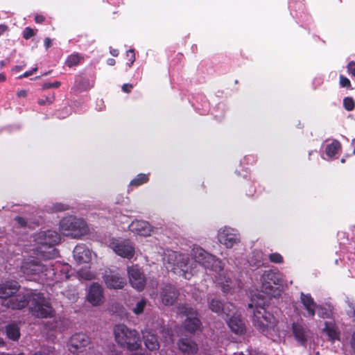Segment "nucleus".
<instances>
[{"label": "nucleus", "instance_id": "c03bdc74", "mask_svg": "<svg viewBox=\"0 0 355 355\" xmlns=\"http://www.w3.org/2000/svg\"><path fill=\"white\" fill-rule=\"evenodd\" d=\"M37 67L33 68L31 70L26 71L24 73L19 76V78L21 79L24 78L28 77L31 76L35 71H37Z\"/></svg>", "mask_w": 355, "mask_h": 355}, {"label": "nucleus", "instance_id": "cd10ccee", "mask_svg": "<svg viewBox=\"0 0 355 355\" xmlns=\"http://www.w3.org/2000/svg\"><path fill=\"white\" fill-rule=\"evenodd\" d=\"M318 309V315L322 318H330L333 314V307L330 304L320 305Z\"/></svg>", "mask_w": 355, "mask_h": 355}, {"label": "nucleus", "instance_id": "6e6552de", "mask_svg": "<svg viewBox=\"0 0 355 355\" xmlns=\"http://www.w3.org/2000/svg\"><path fill=\"white\" fill-rule=\"evenodd\" d=\"M52 265H42L34 259H28L23 262L21 270L25 275L44 274L47 279H53L55 275V269Z\"/></svg>", "mask_w": 355, "mask_h": 355}, {"label": "nucleus", "instance_id": "c85d7f7f", "mask_svg": "<svg viewBox=\"0 0 355 355\" xmlns=\"http://www.w3.org/2000/svg\"><path fill=\"white\" fill-rule=\"evenodd\" d=\"M148 175L140 173L137 175L130 183V187H139L148 181Z\"/></svg>", "mask_w": 355, "mask_h": 355}, {"label": "nucleus", "instance_id": "6e6d98bb", "mask_svg": "<svg viewBox=\"0 0 355 355\" xmlns=\"http://www.w3.org/2000/svg\"><path fill=\"white\" fill-rule=\"evenodd\" d=\"M6 80V77L3 73H0V82H3Z\"/></svg>", "mask_w": 355, "mask_h": 355}, {"label": "nucleus", "instance_id": "37998d69", "mask_svg": "<svg viewBox=\"0 0 355 355\" xmlns=\"http://www.w3.org/2000/svg\"><path fill=\"white\" fill-rule=\"evenodd\" d=\"M60 82H58V81H55L53 83H46L43 86V88L44 89H49V88H51V87H60Z\"/></svg>", "mask_w": 355, "mask_h": 355}, {"label": "nucleus", "instance_id": "393cba45", "mask_svg": "<svg viewBox=\"0 0 355 355\" xmlns=\"http://www.w3.org/2000/svg\"><path fill=\"white\" fill-rule=\"evenodd\" d=\"M143 337L146 347L150 350H155L158 348L159 343L154 334L148 330H145L143 332Z\"/></svg>", "mask_w": 355, "mask_h": 355}, {"label": "nucleus", "instance_id": "0eeeda50", "mask_svg": "<svg viewBox=\"0 0 355 355\" xmlns=\"http://www.w3.org/2000/svg\"><path fill=\"white\" fill-rule=\"evenodd\" d=\"M60 231L64 236L79 238L87 232V227L83 220L68 216L60 220Z\"/></svg>", "mask_w": 355, "mask_h": 355}, {"label": "nucleus", "instance_id": "dca6fc26", "mask_svg": "<svg viewBox=\"0 0 355 355\" xmlns=\"http://www.w3.org/2000/svg\"><path fill=\"white\" fill-rule=\"evenodd\" d=\"M95 256L87 246L85 245H78L73 250V257L79 263H88Z\"/></svg>", "mask_w": 355, "mask_h": 355}, {"label": "nucleus", "instance_id": "c9c22d12", "mask_svg": "<svg viewBox=\"0 0 355 355\" xmlns=\"http://www.w3.org/2000/svg\"><path fill=\"white\" fill-rule=\"evenodd\" d=\"M54 101V96H44L38 100V104L40 105H48L51 104Z\"/></svg>", "mask_w": 355, "mask_h": 355}, {"label": "nucleus", "instance_id": "a18cd8bd", "mask_svg": "<svg viewBox=\"0 0 355 355\" xmlns=\"http://www.w3.org/2000/svg\"><path fill=\"white\" fill-rule=\"evenodd\" d=\"M133 87L132 85L130 84H124L122 86V90L125 93H129L132 88Z\"/></svg>", "mask_w": 355, "mask_h": 355}, {"label": "nucleus", "instance_id": "603ef678", "mask_svg": "<svg viewBox=\"0 0 355 355\" xmlns=\"http://www.w3.org/2000/svg\"><path fill=\"white\" fill-rule=\"evenodd\" d=\"M35 19L37 23H41L44 20V17L42 15H37Z\"/></svg>", "mask_w": 355, "mask_h": 355}, {"label": "nucleus", "instance_id": "9d476101", "mask_svg": "<svg viewBox=\"0 0 355 355\" xmlns=\"http://www.w3.org/2000/svg\"><path fill=\"white\" fill-rule=\"evenodd\" d=\"M109 247L119 256L128 259L135 255V248L132 243L126 239H112Z\"/></svg>", "mask_w": 355, "mask_h": 355}, {"label": "nucleus", "instance_id": "aec40b11", "mask_svg": "<svg viewBox=\"0 0 355 355\" xmlns=\"http://www.w3.org/2000/svg\"><path fill=\"white\" fill-rule=\"evenodd\" d=\"M209 307L214 312L219 313L222 311L227 315H230L235 310V306L232 304L227 303L222 306L221 302L215 299L211 300Z\"/></svg>", "mask_w": 355, "mask_h": 355}, {"label": "nucleus", "instance_id": "79ce46f5", "mask_svg": "<svg viewBox=\"0 0 355 355\" xmlns=\"http://www.w3.org/2000/svg\"><path fill=\"white\" fill-rule=\"evenodd\" d=\"M79 274L81 276V277L85 279H92L94 277V275L92 273L89 272H85L83 270L80 271Z\"/></svg>", "mask_w": 355, "mask_h": 355}, {"label": "nucleus", "instance_id": "6ab92c4d", "mask_svg": "<svg viewBox=\"0 0 355 355\" xmlns=\"http://www.w3.org/2000/svg\"><path fill=\"white\" fill-rule=\"evenodd\" d=\"M300 300L304 308L306 311V315L311 316L313 318L315 315V311L318 307V306L315 302L313 298L311 297L310 294H305L304 293H301Z\"/></svg>", "mask_w": 355, "mask_h": 355}, {"label": "nucleus", "instance_id": "58836bf2", "mask_svg": "<svg viewBox=\"0 0 355 355\" xmlns=\"http://www.w3.org/2000/svg\"><path fill=\"white\" fill-rule=\"evenodd\" d=\"M126 56L130 61L129 67H131L135 60V55L133 50H129L126 53Z\"/></svg>", "mask_w": 355, "mask_h": 355}, {"label": "nucleus", "instance_id": "a19ab883", "mask_svg": "<svg viewBox=\"0 0 355 355\" xmlns=\"http://www.w3.org/2000/svg\"><path fill=\"white\" fill-rule=\"evenodd\" d=\"M34 35V32H33V30L31 29V28H26L24 31V37L25 39H29L30 37H31L33 35Z\"/></svg>", "mask_w": 355, "mask_h": 355}, {"label": "nucleus", "instance_id": "4d7b16f0", "mask_svg": "<svg viewBox=\"0 0 355 355\" xmlns=\"http://www.w3.org/2000/svg\"><path fill=\"white\" fill-rule=\"evenodd\" d=\"M234 355H245L243 352H240L239 354H234Z\"/></svg>", "mask_w": 355, "mask_h": 355}, {"label": "nucleus", "instance_id": "f257e3e1", "mask_svg": "<svg viewBox=\"0 0 355 355\" xmlns=\"http://www.w3.org/2000/svg\"><path fill=\"white\" fill-rule=\"evenodd\" d=\"M191 260L182 253L170 251L164 258V264L168 270L189 279L193 275V270L198 265L215 272H219L216 277V282L225 293L236 292L241 287V283L232 279L231 272L222 271L221 262L211 254L205 251L202 248H194L191 252Z\"/></svg>", "mask_w": 355, "mask_h": 355}, {"label": "nucleus", "instance_id": "473e14b6", "mask_svg": "<svg viewBox=\"0 0 355 355\" xmlns=\"http://www.w3.org/2000/svg\"><path fill=\"white\" fill-rule=\"evenodd\" d=\"M146 304V301L144 299H141L138 301L136 304L135 307L132 309L133 312L135 314H139L143 312L144 309Z\"/></svg>", "mask_w": 355, "mask_h": 355}, {"label": "nucleus", "instance_id": "3c124183", "mask_svg": "<svg viewBox=\"0 0 355 355\" xmlns=\"http://www.w3.org/2000/svg\"><path fill=\"white\" fill-rule=\"evenodd\" d=\"M8 29V27L4 24H0V36L3 35Z\"/></svg>", "mask_w": 355, "mask_h": 355}, {"label": "nucleus", "instance_id": "4be33fe9", "mask_svg": "<svg viewBox=\"0 0 355 355\" xmlns=\"http://www.w3.org/2000/svg\"><path fill=\"white\" fill-rule=\"evenodd\" d=\"M325 155L323 157L324 159L332 158L341 148V144L338 140L327 141L323 145Z\"/></svg>", "mask_w": 355, "mask_h": 355}, {"label": "nucleus", "instance_id": "f704fd0d", "mask_svg": "<svg viewBox=\"0 0 355 355\" xmlns=\"http://www.w3.org/2000/svg\"><path fill=\"white\" fill-rule=\"evenodd\" d=\"M162 336L164 339V342L169 344L173 342V335L168 329H163L162 331Z\"/></svg>", "mask_w": 355, "mask_h": 355}, {"label": "nucleus", "instance_id": "bb28decb", "mask_svg": "<svg viewBox=\"0 0 355 355\" xmlns=\"http://www.w3.org/2000/svg\"><path fill=\"white\" fill-rule=\"evenodd\" d=\"M6 334L10 339L17 340L20 336L19 329L16 324H10L6 327Z\"/></svg>", "mask_w": 355, "mask_h": 355}, {"label": "nucleus", "instance_id": "09e8293b", "mask_svg": "<svg viewBox=\"0 0 355 355\" xmlns=\"http://www.w3.org/2000/svg\"><path fill=\"white\" fill-rule=\"evenodd\" d=\"M51 45V40L50 38L49 37H46L45 38L44 40V46L46 47V49H48Z\"/></svg>", "mask_w": 355, "mask_h": 355}, {"label": "nucleus", "instance_id": "20e7f679", "mask_svg": "<svg viewBox=\"0 0 355 355\" xmlns=\"http://www.w3.org/2000/svg\"><path fill=\"white\" fill-rule=\"evenodd\" d=\"M60 234L53 230L43 231L33 236V251L34 254L43 259H53L58 255L54 245L60 243Z\"/></svg>", "mask_w": 355, "mask_h": 355}, {"label": "nucleus", "instance_id": "7ed1b4c3", "mask_svg": "<svg viewBox=\"0 0 355 355\" xmlns=\"http://www.w3.org/2000/svg\"><path fill=\"white\" fill-rule=\"evenodd\" d=\"M265 306L266 300L262 295L252 296L248 307L253 310L254 325L268 337L273 340H277L282 334L277 327V320L271 313L266 311Z\"/></svg>", "mask_w": 355, "mask_h": 355}, {"label": "nucleus", "instance_id": "5fc2aeb1", "mask_svg": "<svg viewBox=\"0 0 355 355\" xmlns=\"http://www.w3.org/2000/svg\"><path fill=\"white\" fill-rule=\"evenodd\" d=\"M107 63L108 65L113 66L115 64V60L113 58H110L107 60Z\"/></svg>", "mask_w": 355, "mask_h": 355}, {"label": "nucleus", "instance_id": "1a4fd4ad", "mask_svg": "<svg viewBox=\"0 0 355 355\" xmlns=\"http://www.w3.org/2000/svg\"><path fill=\"white\" fill-rule=\"evenodd\" d=\"M68 348L71 353L76 355H87L90 349L89 338L84 334H76L69 341Z\"/></svg>", "mask_w": 355, "mask_h": 355}, {"label": "nucleus", "instance_id": "ea45409f", "mask_svg": "<svg viewBox=\"0 0 355 355\" xmlns=\"http://www.w3.org/2000/svg\"><path fill=\"white\" fill-rule=\"evenodd\" d=\"M347 71L355 78V62H350L347 65Z\"/></svg>", "mask_w": 355, "mask_h": 355}, {"label": "nucleus", "instance_id": "4c0bfd02", "mask_svg": "<svg viewBox=\"0 0 355 355\" xmlns=\"http://www.w3.org/2000/svg\"><path fill=\"white\" fill-rule=\"evenodd\" d=\"M339 83L340 87L349 88L351 87V83L349 80L343 75L340 76Z\"/></svg>", "mask_w": 355, "mask_h": 355}, {"label": "nucleus", "instance_id": "8fccbe9b", "mask_svg": "<svg viewBox=\"0 0 355 355\" xmlns=\"http://www.w3.org/2000/svg\"><path fill=\"white\" fill-rule=\"evenodd\" d=\"M17 96L19 97V98H21V97H26V95H27V92L26 90H20L17 92Z\"/></svg>", "mask_w": 355, "mask_h": 355}, {"label": "nucleus", "instance_id": "9b49d317", "mask_svg": "<svg viewBox=\"0 0 355 355\" xmlns=\"http://www.w3.org/2000/svg\"><path fill=\"white\" fill-rule=\"evenodd\" d=\"M218 240L227 248H232L240 242V236L236 230L225 226L218 230Z\"/></svg>", "mask_w": 355, "mask_h": 355}, {"label": "nucleus", "instance_id": "412c9836", "mask_svg": "<svg viewBox=\"0 0 355 355\" xmlns=\"http://www.w3.org/2000/svg\"><path fill=\"white\" fill-rule=\"evenodd\" d=\"M227 324L232 331L236 334L241 335L245 332V324L243 320L240 318V315L236 313L229 319Z\"/></svg>", "mask_w": 355, "mask_h": 355}, {"label": "nucleus", "instance_id": "423d86ee", "mask_svg": "<svg viewBox=\"0 0 355 355\" xmlns=\"http://www.w3.org/2000/svg\"><path fill=\"white\" fill-rule=\"evenodd\" d=\"M114 334L115 340L123 347L134 350L140 345L141 340L137 331L130 329L124 324L116 325Z\"/></svg>", "mask_w": 355, "mask_h": 355}, {"label": "nucleus", "instance_id": "f8f14e48", "mask_svg": "<svg viewBox=\"0 0 355 355\" xmlns=\"http://www.w3.org/2000/svg\"><path fill=\"white\" fill-rule=\"evenodd\" d=\"M181 313L187 316L185 321V327L187 331L193 332L200 327V322L197 317V312L195 309L191 307L182 306L180 309Z\"/></svg>", "mask_w": 355, "mask_h": 355}, {"label": "nucleus", "instance_id": "a211bd4d", "mask_svg": "<svg viewBox=\"0 0 355 355\" xmlns=\"http://www.w3.org/2000/svg\"><path fill=\"white\" fill-rule=\"evenodd\" d=\"M104 282L107 287L113 289H121L125 284V279L119 274H108L105 275Z\"/></svg>", "mask_w": 355, "mask_h": 355}, {"label": "nucleus", "instance_id": "49530a36", "mask_svg": "<svg viewBox=\"0 0 355 355\" xmlns=\"http://www.w3.org/2000/svg\"><path fill=\"white\" fill-rule=\"evenodd\" d=\"M257 256L259 257V258H260V259H258L256 262H254V264L255 265H257V266H261L263 264V258H262V256L263 254L261 253V252H258L257 253Z\"/></svg>", "mask_w": 355, "mask_h": 355}, {"label": "nucleus", "instance_id": "ddd939ff", "mask_svg": "<svg viewBox=\"0 0 355 355\" xmlns=\"http://www.w3.org/2000/svg\"><path fill=\"white\" fill-rule=\"evenodd\" d=\"M128 275L131 286L138 291H141L145 286V278L137 266L128 268Z\"/></svg>", "mask_w": 355, "mask_h": 355}, {"label": "nucleus", "instance_id": "e433bc0d", "mask_svg": "<svg viewBox=\"0 0 355 355\" xmlns=\"http://www.w3.org/2000/svg\"><path fill=\"white\" fill-rule=\"evenodd\" d=\"M269 259H270V261H272L273 263H279L283 262L282 256L280 254L277 253V252L270 254L269 256Z\"/></svg>", "mask_w": 355, "mask_h": 355}, {"label": "nucleus", "instance_id": "72a5a7b5", "mask_svg": "<svg viewBox=\"0 0 355 355\" xmlns=\"http://www.w3.org/2000/svg\"><path fill=\"white\" fill-rule=\"evenodd\" d=\"M354 101L351 97H345L343 99V106L345 109L347 111H352L354 108Z\"/></svg>", "mask_w": 355, "mask_h": 355}, {"label": "nucleus", "instance_id": "864d4df0", "mask_svg": "<svg viewBox=\"0 0 355 355\" xmlns=\"http://www.w3.org/2000/svg\"><path fill=\"white\" fill-rule=\"evenodd\" d=\"M110 53L112 55L116 57L119 55V51L117 49H110Z\"/></svg>", "mask_w": 355, "mask_h": 355}, {"label": "nucleus", "instance_id": "2eb2a0df", "mask_svg": "<svg viewBox=\"0 0 355 355\" xmlns=\"http://www.w3.org/2000/svg\"><path fill=\"white\" fill-rule=\"evenodd\" d=\"M87 300L92 306H99L103 303L104 297L101 285L96 283L91 285L87 294Z\"/></svg>", "mask_w": 355, "mask_h": 355}, {"label": "nucleus", "instance_id": "7c9ffc66", "mask_svg": "<svg viewBox=\"0 0 355 355\" xmlns=\"http://www.w3.org/2000/svg\"><path fill=\"white\" fill-rule=\"evenodd\" d=\"M81 60V57L78 54H71L68 56L65 64L69 67H72L75 65H77Z\"/></svg>", "mask_w": 355, "mask_h": 355}, {"label": "nucleus", "instance_id": "b1692460", "mask_svg": "<svg viewBox=\"0 0 355 355\" xmlns=\"http://www.w3.org/2000/svg\"><path fill=\"white\" fill-rule=\"evenodd\" d=\"M178 345L181 352L188 354H194L198 350L197 345L188 338H181Z\"/></svg>", "mask_w": 355, "mask_h": 355}, {"label": "nucleus", "instance_id": "2f4dec72", "mask_svg": "<svg viewBox=\"0 0 355 355\" xmlns=\"http://www.w3.org/2000/svg\"><path fill=\"white\" fill-rule=\"evenodd\" d=\"M347 303L348 304V309H347V315L351 318H355V300L347 299Z\"/></svg>", "mask_w": 355, "mask_h": 355}, {"label": "nucleus", "instance_id": "c756f323", "mask_svg": "<svg viewBox=\"0 0 355 355\" xmlns=\"http://www.w3.org/2000/svg\"><path fill=\"white\" fill-rule=\"evenodd\" d=\"M69 209L68 205L62 203H55L51 206H47L46 210L49 212H57L67 210Z\"/></svg>", "mask_w": 355, "mask_h": 355}, {"label": "nucleus", "instance_id": "de8ad7c7", "mask_svg": "<svg viewBox=\"0 0 355 355\" xmlns=\"http://www.w3.org/2000/svg\"><path fill=\"white\" fill-rule=\"evenodd\" d=\"M15 220L21 226H24L26 224L24 219L21 217H16Z\"/></svg>", "mask_w": 355, "mask_h": 355}, {"label": "nucleus", "instance_id": "f03ea898", "mask_svg": "<svg viewBox=\"0 0 355 355\" xmlns=\"http://www.w3.org/2000/svg\"><path fill=\"white\" fill-rule=\"evenodd\" d=\"M19 286L15 281L6 282L0 284V298L10 299L5 304L11 309H22L28 304L27 297H29L30 310L31 313L41 318L51 317L53 315V310L50 305L49 300L46 298L41 293H30L26 294L18 293L12 296L19 290Z\"/></svg>", "mask_w": 355, "mask_h": 355}, {"label": "nucleus", "instance_id": "5701e85b", "mask_svg": "<svg viewBox=\"0 0 355 355\" xmlns=\"http://www.w3.org/2000/svg\"><path fill=\"white\" fill-rule=\"evenodd\" d=\"M178 294L174 287L166 286L162 293V302L166 305H171L175 301Z\"/></svg>", "mask_w": 355, "mask_h": 355}, {"label": "nucleus", "instance_id": "13d9d810", "mask_svg": "<svg viewBox=\"0 0 355 355\" xmlns=\"http://www.w3.org/2000/svg\"><path fill=\"white\" fill-rule=\"evenodd\" d=\"M341 162L344 163V162H345V159H341Z\"/></svg>", "mask_w": 355, "mask_h": 355}, {"label": "nucleus", "instance_id": "4468645a", "mask_svg": "<svg viewBox=\"0 0 355 355\" xmlns=\"http://www.w3.org/2000/svg\"><path fill=\"white\" fill-rule=\"evenodd\" d=\"M128 227L130 232L141 236H150L154 231L153 227L149 223L142 220H133Z\"/></svg>", "mask_w": 355, "mask_h": 355}, {"label": "nucleus", "instance_id": "39448f33", "mask_svg": "<svg viewBox=\"0 0 355 355\" xmlns=\"http://www.w3.org/2000/svg\"><path fill=\"white\" fill-rule=\"evenodd\" d=\"M260 280L261 292L269 297H278L284 287L288 286L282 273L271 270L265 271Z\"/></svg>", "mask_w": 355, "mask_h": 355}, {"label": "nucleus", "instance_id": "a878e982", "mask_svg": "<svg viewBox=\"0 0 355 355\" xmlns=\"http://www.w3.org/2000/svg\"><path fill=\"white\" fill-rule=\"evenodd\" d=\"M324 331L327 334L331 341L334 342L339 340L340 333L334 322H326Z\"/></svg>", "mask_w": 355, "mask_h": 355}, {"label": "nucleus", "instance_id": "f3484780", "mask_svg": "<svg viewBox=\"0 0 355 355\" xmlns=\"http://www.w3.org/2000/svg\"><path fill=\"white\" fill-rule=\"evenodd\" d=\"M292 329L293 334L296 341L301 345H306L308 339L311 336L310 331L298 323H294Z\"/></svg>", "mask_w": 355, "mask_h": 355}]
</instances>
